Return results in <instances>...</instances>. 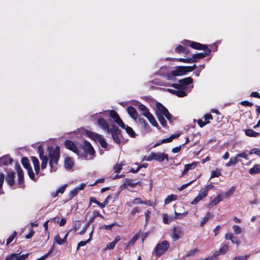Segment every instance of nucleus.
<instances>
[{
    "instance_id": "0e129e2a",
    "label": "nucleus",
    "mask_w": 260,
    "mask_h": 260,
    "mask_svg": "<svg viewBox=\"0 0 260 260\" xmlns=\"http://www.w3.org/2000/svg\"><path fill=\"white\" fill-rule=\"evenodd\" d=\"M115 122L118 124L122 128L124 129L125 128L126 125L120 118L118 120L116 121Z\"/></svg>"
},
{
    "instance_id": "cd10ccee",
    "label": "nucleus",
    "mask_w": 260,
    "mask_h": 260,
    "mask_svg": "<svg viewBox=\"0 0 260 260\" xmlns=\"http://www.w3.org/2000/svg\"><path fill=\"white\" fill-rule=\"evenodd\" d=\"M175 50V52L178 53H184L187 54L189 52V50L187 48L184 47L180 45L176 47Z\"/></svg>"
},
{
    "instance_id": "ea45409f",
    "label": "nucleus",
    "mask_w": 260,
    "mask_h": 260,
    "mask_svg": "<svg viewBox=\"0 0 260 260\" xmlns=\"http://www.w3.org/2000/svg\"><path fill=\"white\" fill-rule=\"evenodd\" d=\"M98 142L100 144L101 147L105 149H106L108 147V144L106 141L105 139L102 137L99 140Z\"/></svg>"
},
{
    "instance_id": "6e6552de",
    "label": "nucleus",
    "mask_w": 260,
    "mask_h": 260,
    "mask_svg": "<svg viewBox=\"0 0 260 260\" xmlns=\"http://www.w3.org/2000/svg\"><path fill=\"white\" fill-rule=\"evenodd\" d=\"M98 125L103 130L105 131L107 133H110V128L109 124L107 123L106 120L102 118H100L98 120Z\"/></svg>"
},
{
    "instance_id": "ddd939ff",
    "label": "nucleus",
    "mask_w": 260,
    "mask_h": 260,
    "mask_svg": "<svg viewBox=\"0 0 260 260\" xmlns=\"http://www.w3.org/2000/svg\"><path fill=\"white\" fill-rule=\"evenodd\" d=\"M13 161V158L9 157L8 155L0 157V166H8L9 164H11Z\"/></svg>"
},
{
    "instance_id": "c9c22d12",
    "label": "nucleus",
    "mask_w": 260,
    "mask_h": 260,
    "mask_svg": "<svg viewBox=\"0 0 260 260\" xmlns=\"http://www.w3.org/2000/svg\"><path fill=\"white\" fill-rule=\"evenodd\" d=\"M110 116L113 119L115 122L120 118L117 112L113 110L110 112Z\"/></svg>"
},
{
    "instance_id": "6ab92c4d",
    "label": "nucleus",
    "mask_w": 260,
    "mask_h": 260,
    "mask_svg": "<svg viewBox=\"0 0 260 260\" xmlns=\"http://www.w3.org/2000/svg\"><path fill=\"white\" fill-rule=\"evenodd\" d=\"M64 168L67 170H71L74 166V162L70 157H67L64 159Z\"/></svg>"
},
{
    "instance_id": "37998d69",
    "label": "nucleus",
    "mask_w": 260,
    "mask_h": 260,
    "mask_svg": "<svg viewBox=\"0 0 260 260\" xmlns=\"http://www.w3.org/2000/svg\"><path fill=\"white\" fill-rule=\"evenodd\" d=\"M27 173H28V175L29 178L31 180H34L35 181H36L37 179L35 178V176L34 173L33 172V170L32 169V168H29V169H27Z\"/></svg>"
},
{
    "instance_id": "6e6d98bb",
    "label": "nucleus",
    "mask_w": 260,
    "mask_h": 260,
    "mask_svg": "<svg viewBox=\"0 0 260 260\" xmlns=\"http://www.w3.org/2000/svg\"><path fill=\"white\" fill-rule=\"evenodd\" d=\"M250 154H255L260 156V149L257 148H252L250 150Z\"/></svg>"
},
{
    "instance_id": "5701e85b",
    "label": "nucleus",
    "mask_w": 260,
    "mask_h": 260,
    "mask_svg": "<svg viewBox=\"0 0 260 260\" xmlns=\"http://www.w3.org/2000/svg\"><path fill=\"white\" fill-rule=\"evenodd\" d=\"M173 232L172 239L174 241H176L180 238L179 234L181 233V228L174 226Z\"/></svg>"
},
{
    "instance_id": "72a5a7b5",
    "label": "nucleus",
    "mask_w": 260,
    "mask_h": 260,
    "mask_svg": "<svg viewBox=\"0 0 260 260\" xmlns=\"http://www.w3.org/2000/svg\"><path fill=\"white\" fill-rule=\"evenodd\" d=\"M177 200V196L174 194H171L168 196L165 199V205L168 204L170 203L171 202L173 201H175Z\"/></svg>"
},
{
    "instance_id": "aec40b11",
    "label": "nucleus",
    "mask_w": 260,
    "mask_h": 260,
    "mask_svg": "<svg viewBox=\"0 0 260 260\" xmlns=\"http://www.w3.org/2000/svg\"><path fill=\"white\" fill-rule=\"evenodd\" d=\"M222 200V196L221 194H218L216 197H215L213 200H212V201L210 202V203L208 205V207L209 208H211L213 206L216 205L217 204H218L220 201H221Z\"/></svg>"
},
{
    "instance_id": "3c124183",
    "label": "nucleus",
    "mask_w": 260,
    "mask_h": 260,
    "mask_svg": "<svg viewBox=\"0 0 260 260\" xmlns=\"http://www.w3.org/2000/svg\"><path fill=\"white\" fill-rule=\"evenodd\" d=\"M144 160H146L147 161H151L153 159L155 160V153L151 152L150 155L148 156H145L143 158Z\"/></svg>"
},
{
    "instance_id": "bb28decb",
    "label": "nucleus",
    "mask_w": 260,
    "mask_h": 260,
    "mask_svg": "<svg viewBox=\"0 0 260 260\" xmlns=\"http://www.w3.org/2000/svg\"><path fill=\"white\" fill-rule=\"evenodd\" d=\"M249 173L252 175L260 173V164H255L249 170Z\"/></svg>"
},
{
    "instance_id": "a19ab883",
    "label": "nucleus",
    "mask_w": 260,
    "mask_h": 260,
    "mask_svg": "<svg viewBox=\"0 0 260 260\" xmlns=\"http://www.w3.org/2000/svg\"><path fill=\"white\" fill-rule=\"evenodd\" d=\"M40 159L42 160L41 169L42 170L45 169L47 167L48 158L47 156H45L44 157H41Z\"/></svg>"
},
{
    "instance_id": "69168bd1",
    "label": "nucleus",
    "mask_w": 260,
    "mask_h": 260,
    "mask_svg": "<svg viewBox=\"0 0 260 260\" xmlns=\"http://www.w3.org/2000/svg\"><path fill=\"white\" fill-rule=\"evenodd\" d=\"M115 245H116V244L115 243V242L112 241L107 244L106 247L105 248L104 250H106V249H113L114 248Z\"/></svg>"
},
{
    "instance_id": "f3484780",
    "label": "nucleus",
    "mask_w": 260,
    "mask_h": 260,
    "mask_svg": "<svg viewBox=\"0 0 260 260\" xmlns=\"http://www.w3.org/2000/svg\"><path fill=\"white\" fill-rule=\"evenodd\" d=\"M207 196V191H204L203 192H200L194 200L191 202V204L196 205L200 201L202 200L204 198Z\"/></svg>"
},
{
    "instance_id": "338daca9",
    "label": "nucleus",
    "mask_w": 260,
    "mask_h": 260,
    "mask_svg": "<svg viewBox=\"0 0 260 260\" xmlns=\"http://www.w3.org/2000/svg\"><path fill=\"white\" fill-rule=\"evenodd\" d=\"M240 104L243 106H249V107H251V106H253V105L252 103L248 101H242L240 103Z\"/></svg>"
},
{
    "instance_id": "f257e3e1",
    "label": "nucleus",
    "mask_w": 260,
    "mask_h": 260,
    "mask_svg": "<svg viewBox=\"0 0 260 260\" xmlns=\"http://www.w3.org/2000/svg\"><path fill=\"white\" fill-rule=\"evenodd\" d=\"M79 151L78 156L83 157L86 158L87 157V154L92 156V157L95 156V151L93 147L92 146L90 143L86 140H85L83 144L79 145Z\"/></svg>"
},
{
    "instance_id": "7ed1b4c3",
    "label": "nucleus",
    "mask_w": 260,
    "mask_h": 260,
    "mask_svg": "<svg viewBox=\"0 0 260 260\" xmlns=\"http://www.w3.org/2000/svg\"><path fill=\"white\" fill-rule=\"evenodd\" d=\"M169 246V243L167 241L164 240L156 245L153 253L157 257H159L165 253Z\"/></svg>"
},
{
    "instance_id": "9d476101",
    "label": "nucleus",
    "mask_w": 260,
    "mask_h": 260,
    "mask_svg": "<svg viewBox=\"0 0 260 260\" xmlns=\"http://www.w3.org/2000/svg\"><path fill=\"white\" fill-rule=\"evenodd\" d=\"M15 173L10 172L7 173L6 176V181L10 186H12L15 184Z\"/></svg>"
},
{
    "instance_id": "f704fd0d",
    "label": "nucleus",
    "mask_w": 260,
    "mask_h": 260,
    "mask_svg": "<svg viewBox=\"0 0 260 260\" xmlns=\"http://www.w3.org/2000/svg\"><path fill=\"white\" fill-rule=\"evenodd\" d=\"M126 132L132 138H135L136 136V134L133 129V128L127 125L124 128Z\"/></svg>"
},
{
    "instance_id": "1a4fd4ad",
    "label": "nucleus",
    "mask_w": 260,
    "mask_h": 260,
    "mask_svg": "<svg viewBox=\"0 0 260 260\" xmlns=\"http://www.w3.org/2000/svg\"><path fill=\"white\" fill-rule=\"evenodd\" d=\"M211 51L210 49H208L205 51L204 53H198L197 54H193L192 55L191 59H193V62H197L198 59L203 58L210 54Z\"/></svg>"
},
{
    "instance_id": "2eb2a0df",
    "label": "nucleus",
    "mask_w": 260,
    "mask_h": 260,
    "mask_svg": "<svg viewBox=\"0 0 260 260\" xmlns=\"http://www.w3.org/2000/svg\"><path fill=\"white\" fill-rule=\"evenodd\" d=\"M86 135L90 138H91L92 140L95 141V142H98L99 141V140L102 137V136L98 134V133H96L95 132H91V131H87L86 132Z\"/></svg>"
},
{
    "instance_id": "473e14b6",
    "label": "nucleus",
    "mask_w": 260,
    "mask_h": 260,
    "mask_svg": "<svg viewBox=\"0 0 260 260\" xmlns=\"http://www.w3.org/2000/svg\"><path fill=\"white\" fill-rule=\"evenodd\" d=\"M21 163L24 168L26 170L31 168L29 164V159L26 157H23L21 158Z\"/></svg>"
},
{
    "instance_id": "423d86ee",
    "label": "nucleus",
    "mask_w": 260,
    "mask_h": 260,
    "mask_svg": "<svg viewBox=\"0 0 260 260\" xmlns=\"http://www.w3.org/2000/svg\"><path fill=\"white\" fill-rule=\"evenodd\" d=\"M121 130L118 127H112L110 130V133H111L113 141L117 144H120L121 140L118 135L121 134Z\"/></svg>"
},
{
    "instance_id": "c03bdc74",
    "label": "nucleus",
    "mask_w": 260,
    "mask_h": 260,
    "mask_svg": "<svg viewBox=\"0 0 260 260\" xmlns=\"http://www.w3.org/2000/svg\"><path fill=\"white\" fill-rule=\"evenodd\" d=\"M155 160L159 162H162L163 161L162 153H155Z\"/></svg>"
},
{
    "instance_id": "680f3d73",
    "label": "nucleus",
    "mask_w": 260,
    "mask_h": 260,
    "mask_svg": "<svg viewBox=\"0 0 260 260\" xmlns=\"http://www.w3.org/2000/svg\"><path fill=\"white\" fill-rule=\"evenodd\" d=\"M209 122V121H203L202 119H199L198 120V124L200 127H203Z\"/></svg>"
},
{
    "instance_id": "052dcab7",
    "label": "nucleus",
    "mask_w": 260,
    "mask_h": 260,
    "mask_svg": "<svg viewBox=\"0 0 260 260\" xmlns=\"http://www.w3.org/2000/svg\"><path fill=\"white\" fill-rule=\"evenodd\" d=\"M90 241V239H87L86 241H80V242L78 243V245H77V249L78 250L79 248L80 247H82V246H85L87 243H88Z\"/></svg>"
},
{
    "instance_id": "e2e57ef3",
    "label": "nucleus",
    "mask_w": 260,
    "mask_h": 260,
    "mask_svg": "<svg viewBox=\"0 0 260 260\" xmlns=\"http://www.w3.org/2000/svg\"><path fill=\"white\" fill-rule=\"evenodd\" d=\"M31 159L32 160L34 167L40 166L39 161L36 157L31 156Z\"/></svg>"
},
{
    "instance_id": "8fccbe9b",
    "label": "nucleus",
    "mask_w": 260,
    "mask_h": 260,
    "mask_svg": "<svg viewBox=\"0 0 260 260\" xmlns=\"http://www.w3.org/2000/svg\"><path fill=\"white\" fill-rule=\"evenodd\" d=\"M233 229L235 234H239L241 233V228L237 225H234L233 226Z\"/></svg>"
},
{
    "instance_id": "79ce46f5",
    "label": "nucleus",
    "mask_w": 260,
    "mask_h": 260,
    "mask_svg": "<svg viewBox=\"0 0 260 260\" xmlns=\"http://www.w3.org/2000/svg\"><path fill=\"white\" fill-rule=\"evenodd\" d=\"M54 251V245L52 246L51 247L50 250L48 251V253L45 254V255H43L42 256L40 257L39 258L40 260H44L47 257H48Z\"/></svg>"
},
{
    "instance_id": "603ef678",
    "label": "nucleus",
    "mask_w": 260,
    "mask_h": 260,
    "mask_svg": "<svg viewBox=\"0 0 260 260\" xmlns=\"http://www.w3.org/2000/svg\"><path fill=\"white\" fill-rule=\"evenodd\" d=\"M197 165V162H193L191 164H186L185 165V167L188 170H192Z\"/></svg>"
},
{
    "instance_id": "20e7f679",
    "label": "nucleus",
    "mask_w": 260,
    "mask_h": 260,
    "mask_svg": "<svg viewBox=\"0 0 260 260\" xmlns=\"http://www.w3.org/2000/svg\"><path fill=\"white\" fill-rule=\"evenodd\" d=\"M49 159L52 160V162H54L57 165L60 157V148L56 146L54 149L52 147H49Z\"/></svg>"
},
{
    "instance_id": "9b49d317",
    "label": "nucleus",
    "mask_w": 260,
    "mask_h": 260,
    "mask_svg": "<svg viewBox=\"0 0 260 260\" xmlns=\"http://www.w3.org/2000/svg\"><path fill=\"white\" fill-rule=\"evenodd\" d=\"M193 82V79L191 77H187L178 81V83L180 84L181 89L182 90L185 89L186 86L191 84Z\"/></svg>"
},
{
    "instance_id": "a18cd8bd",
    "label": "nucleus",
    "mask_w": 260,
    "mask_h": 260,
    "mask_svg": "<svg viewBox=\"0 0 260 260\" xmlns=\"http://www.w3.org/2000/svg\"><path fill=\"white\" fill-rule=\"evenodd\" d=\"M138 236H134L132 239L126 244V248H127L128 246L130 245H132L134 244V243L136 242V241L138 239Z\"/></svg>"
},
{
    "instance_id": "58836bf2",
    "label": "nucleus",
    "mask_w": 260,
    "mask_h": 260,
    "mask_svg": "<svg viewBox=\"0 0 260 260\" xmlns=\"http://www.w3.org/2000/svg\"><path fill=\"white\" fill-rule=\"evenodd\" d=\"M173 220V217H169L167 214H165L163 215V222L165 224H169L171 221Z\"/></svg>"
},
{
    "instance_id": "4c0bfd02",
    "label": "nucleus",
    "mask_w": 260,
    "mask_h": 260,
    "mask_svg": "<svg viewBox=\"0 0 260 260\" xmlns=\"http://www.w3.org/2000/svg\"><path fill=\"white\" fill-rule=\"evenodd\" d=\"M55 243H56L59 245H63L64 244V242L62 240V239H61L59 237V235H56L55 236L54 239V243H53V245H54Z\"/></svg>"
},
{
    "instance_id": "4d7b16f0",
    "label": "nucleus",
    "mask_w": 260,
    "mask_h": 260,
    "mask_svg": "<svg viewBox=\"0 0 260 260\" xmlns=\"http://www.w3.org/2000/svg\"><path fill=\"white\" fill-rule=\"evenodd\" d=\"M78 192H79V191L78 190V189L76 188H75L74 189H73L72 190H71L70 192V199H72L73 198H74L76 196H77Z\"/></svg>"
},
{
    "instance_id": "49530a36",
    "label": "nucleus",
    "mask_w": 260,
    "mask_h": 260,
    "mask_svg": "<svg viewBox=\"0 0 260 260\" xmlns=\"http://www.w3.org/2000/svg\"><path fill=\"white\" fill-rule=\"evenodd\" d=\"M17 235V233L16 231H14L12 235H11L8 239L7 240V245H9L10 243H11L14 239L15 238V237Z\"/></svg>"
},
{
    "instance_id": "b1692460",
    "label": "nucleus",
    "mask_w": 260,
    "mask_h": 260,
    "mask_svg": "<svg viewBox=\"0 0 260 260\" xmlns=\"http://www.w3.org/2000/svg\"><path fill=\"white\" fill-rule=\"evenodd\" d=\"M155 115L161 125L164 127H166L167 122L164 117V115L160 114V112H155Z\"/></svg>"
},
{
    "instance_id": "dca6fc26",
    "label": "nucleus",
    "mask_w": 260,
    "mask_h": 260,
    "mask_svg": "<svg viewBox=\"0 0 260 260\" xmlns=\"http://www.w3.org/2000/svg\"><path fill=\"white\" fill-rule=\"evenodd\" d=\"M127 112L129 116L135 120L138 118V113L137 110L132 106H128L127 108Z\"/></svg>"
},
{
    "instance_id": "412c9836",
    "label": "nucleus",
    "mask_w": 260,
    "mask_h": 260,
    "mask_svg": "<svg viewBox=\"0 0 260 260\" xmlns=\"http://www.w3.org/2000/svg\"><path fill=\"white\" fill-rule=\"evenodd\" d=\"M138 122L141 124L142 128L146 130L148 132H150V127L149 124L143 118H139Z\"/></svg>"
},
{
    "instance_id": "bf43d9fd",
    "label": "nucleus",
    "mask_w": 260,
    "mask_h": 260,
    "mask_svg": "<svg viewBox=\"0 0 260 260\" xmlns=\"http://www.w3.org/2000/svg\"><path fill=\"white\" fill-rule=\"evenodd\" d=\"M221 175V173L218 171H212L211 172L210 179L212 178L217 177Z\"/></svg>"
},
{
    "instance_id": "0eeeda50",
    "label": "nucleus",
    "mask_w": 260,
    "mask_h": 260,
    "mask_svg": "<svg viewBox=\"0 0 260 260\" xmlns=\"http://www.w3.org/2000/svg\"><path fill=\"white\" fill-rule=\"evenodd\" d=\"M64 146L67 149L75 153L78 156L79 151V146L77 147L73 141L70 140H66L64 141Z\"/></svg>"
},
{
    "instance_id": "f03ea898",
    "label": "nucleus",
    "mask_w": 260,
    "mask_h": 260,
    "mask_svg": "<svg viewBox=\"0 0 260 260\" xmlns=\"http://www.w3.org/2000/svg\"><path fill=\"white\" fill-rule=\"evenodd\" d=\"M196 67L195 64L192 66H177L175 68V70L171 72V74L174 77L182 76L193 71Z\"/></svg>"
},
{
    "instance_id": "393cba45",
    "label": "nucleus",
    "mask_w": 260,
    "mask_h": 260,
    "mask_svg": "<svg viewBox=\"0 0 260 260\" xmlns=\"http://www.w3.org/2000/svg\"><path fill=\"white\" fill-rule=\"evenodd\" d=\"M156 107L157 110L155 111V112H160V114L164 115L168 111V109L159 102L156 104Z\"/></svg>"
},
{
    "instance_id": "2f4dec72",
    "label": "nucleus",
    "mask_w": 260,
    "mask_h": 260,
    "mask_svg": "<svg viewBox=\"0 0 260 260\" xmlns=\"http://www.w3.org/2000/svg\"><path fill=\"white\" fill-rule=\"evenodd\" d=\"M240 160L238 159L237 155L235 157H231L230 161L225 164L226 167H230L235 165Z\"/></svg>"
},
{
    "instance_id": "4be33fe9",
    "label": "nucleus",
    "mask_w": 260,
    "mask_h": 260,
    "mask_svg": "<svg viewBox=\"0 0 260 260\" xmlns=\"http://www.w3.org/2000/svg\"><path fill=\"white\" fill-rule=\"evenodd\" d=\"M146 118L149 120V122L154 127H156L158 129H160V127H159L158 123L155 120V118L153 115L151 113L148 114Z\"/></svg>"
},
{
    "instance_id": "f8f14e48",
    "label": "nucleus",
    "mask_w": 260,
    "mask_h": 260,
    "mask_svg": "<svg viewBox=\"0 0 260 260\" xmlns=\"http://www.w3.org/2000/svg\"><path fill=\"white\" fill-rule=\"evenodd\" d=\"M229 244H224L222 245V246L218 250V251H215L213 254V256L215 258L219 255L224 254L229 249Z\"/></svg>"
},
{
    "instance_id": "a211bd4d",
    "label": "nucleus",
    "mask_w": 260,
    "mask_h": 260,
    "mask_svg": "<svg viewBox=\"0 0 260 260\" xmlns=\"http://www.w3.org/2000/svg\"><path fill=\"white\" fill-rule=\"evenodd\" d=\"M140 183V181H137L136 182L133 183L131 179L129 178H125L124 182L122 185H121L120 187L125 186L126 185H128L131 187H135L137 185L139 184Z\"/></svg>"
},
{
    "instance_id": "7c9ffc66",
    "label": "nucleus",
    "mask_w": 260,
    "mask_h": 260,
    "mask_svg": "<svg viewBox=\"0 0 260 260\" xmlns=\"http://www.w3.org/2000/svg\"><path fill=\"white\" fill-rule=\"evenodd\" d=\"M213 216H214L212 215L209 212H207L206 216L202 219V221H201L200 226H203L208 221V220L210 218H212Z\"/></svg>"
},
{
    "instance_id": "e433bc0d",
    "label": "nucleus",
    "mask_w": 260,
    "mask_h": 260,
    "mask_svg": "<svg viewBox=\"0 0 260 260\" xmlns=\"http://www.w3.org/2000/svg\"><path fill=\"white\" fill-rule=\"evenodd\" d=\"M188 214V212L185 211L182 213H179L175 211V219H182Z\"/></svg>"
},
{
    "instance_id": "c85d7f7f",
    "label": "nucleus",
    "mask_w": 260,
    "mask_h": 260,
    "mask_svg": "<svg viewBox=\"0 0 260 260\" xmlns=\"http://www.w3.org/2000/svg\"><path fill=\"white\" fill-rule=\"evenodd\" d=\"M245 135L250 137H257L260 136L259 133L256 132L251 129H247L245 131Z\"/></svg>"
},
{
    "instance_id": "4468645a",
    "label": "nucleus",
    "mask_w": 260,
    "mask_h": 260,
    "mask_svg": "<svg viewBox=\"0 0 260 260\" xmlns=\"http://www.w3.org/2000/svg\"><path fill=\"white\" fill-rule=\"evenodd\" d=\"M167 90L173 94L176 95L177 96L182 98L186 95V93L182 89H179L177 90L173 89H168Z\"/></svg>"
},
{
    "instance_id": "864d4df0",
    "label": "nucleus",
    "mask_w": 260,
    "mask_h": 260,
    "mask_svg": "<svg viewBox=\"0 0 260 260\" xmlns=\"http://www.w3.org/2000/svg\"><path fill=\"white\" fill-rule=\"evenodd\" d=\"M177 60H179L181 62H185V63H192V62H193V59H191V58H178Z\"/></svg>"
},
{
    "instance_id": "13d9d810",
    "label": "nucleus",
    "mask_w": 260,
    "mask_h": 260,
    "mask_svg": "<svg viewBox=\"0 0 260 260\" xmlns=\"http://www.w3.org/2000/svg\"><path fill=\"white\" fill-rule=\"evenodd\" d=\"M115 225H116V223H113L109 225H104L101 228V229H103L106 230H110L111 229V228Z\"/></svg>"
},
{
    "instance_id": "c756f323",
    "label": "nucleus",
    "mask_w": 260,
    "mask_h": 260,
    "mask_svg": "<svg viewBox=\"0 0 260 260\" xmlns=\"http://www.w3.org/2000/svg\"><path fill=\"white\" fill-rule=\"evenodd\" d=\"M18 183L19 185L23 184L24 183V175L23 172L21 168H19V170H18Z\"/></svg>"
},
{
    "instance_id": "5fc2aeb1",
    "label": "nucleus",
    "mask_w": 260,
    "mask_h": 260,
    "mask_svg": "<svg viewBox=\"0 0 260 260\" xmlns=\"http://www.w3.org/2000/svg\"><path fill=\"white\" fill-rule=\"evenodd\" d=\"M198 249L197 248H195L193 249H191L190 251H189L187 253L186 256L187 257H189L191 256H193L195 255V254L198 252Z\"/></svg>"
},
{
    "instance_id": "de8ad7c7",
    "label": "nucleus",
    "mask_w": 260,
    "mask_h": 260,
    "mask_svg": "<svg viewBox=\"0 0 260 260\" xmlns=\"http://www.w3.org/2000/svg\"><path fill=\"white\" fill-rule=\"evenodd\" d=\"M250 254H247L244 256H237L234 257L233 260H247Z\"/></svg>"
},
{
    "instance_id": "a878e982",
    "label": "nucleus",
    "mask_w": 260,
    "mask_h": 260,
    "mask_svg": "<svg viewBox=\"0 0 260 260\" xmlns=\"http://www.w3.org/2000/svg\"><path fill=\"white\" fill-rule=\"evenodd\" d=\"M138 109L142 112V114L146 117H147L148 114H151L148 109L143 104H140L138 106Z\"/></svg>"
},
{
    "instance_id": "39448f33",
    "label": "nucleus",
    "mask_w": 260,
    "mask_h": 260,
    "mask_svg": "<svg viewBox=\"0 0 260 260\" xmlns=\"http://www.w3.org/2000/svg\"><path fill=\"white\" fill-rule=\"evenodd\" d=\"M184 45L189 46L194 49L199 50H204L205 51H206L208 49H209L208 46L206 45H203L199 43L192 42L187 40L184 41Z\"/></svg>"
},
{
    "instance_id": "09e8293b",
    "label": "nucleus",
    "mask_w": 260,
    "mask_h": 260,
    "mask_svg": "<svg viewBox=\"0 0 260 260\" xmlns=\"http://www.w3.org/2000/svg\"><path fill=\"white\" fill-rule=\"evenodd\" d=\"M38 151L39 153V157L41 158V157H44L45 156L44 155V151L42 145H40L38 147Z\"/></svg>"
},
{
    "instance_id": "774afa93",
    "label": "nucleus",
    "mask_w": 260,
    "mask_h": 260,
    "mask_svg": "<svg viewBox=\"0 0 260 260\" xmlns=\"http://www.w3.org/2000/svg\"><path fill=\"white\" fill-rule=\"evenodd\" d=\"M235 190V187L232 186L230 189L225 193V196L229 197L233 194Z\"/></svg>"
}]
</instances>
